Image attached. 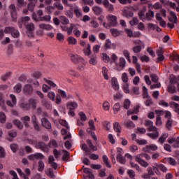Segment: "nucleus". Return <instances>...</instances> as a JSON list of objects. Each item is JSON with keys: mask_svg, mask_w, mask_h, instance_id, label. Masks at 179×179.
<instances>
[{"mask_svg": "<svg viewBox=\"0 0 179 179\" xmlns=\"http://www.w3.org/2000/svg\"><path fill=\"white\" fill-rule=\"evenodd\" d=\"M143 99H145L144 104L147 107L153 106V99L149 96V92H148V88H146V87H143Z\"/></svg>", "mask_w": 179, "mask_h": 179, "instance_id": "obj_1", "label": "nucleus"}, {"mask_svg": "<svg viewBox=\"0 0 179 179\" xmlns=\"http://www.w3.org/2000/svg\"><path fill=\"white\" fill-rule=\"evenodd\" d=\"M89 127L87 129V132L90 135L92 136V139L94 141H97V136H96V134L92 131H96V127L94 126V121L93 120H90L88 122Z\"/></svg>", "mask_w": 179, "mask_h": 179, "instance_id": "obj_2", "label": "nucleus"}, {"mask_svg": "<svg viewBox=\"0 0 179 179\" xmlns=\"http://www.w3.org/2000/svg\"><path fill=\"white\" fill-rule=\"evenodd\" d=\"M106 19L108 22V26L110 27H115L118 22H117V16L109 14L106 16Z\"/></svg>", "mask_w": 179, "mask_h": 179, "instance_id": "obj_3", "label": "nucleus"}, {"mask_svg": "<svg viewBox=\"0 0 179 179\" xmlns=\"http://www.w3.org/2000/svg\"><path fill=\"white\" fill-rule=\"evenodd\" d=\"M69 57L71 59V61L73 62V64H80V62H84L83 57L79 56L78 54H69Z\"/></svg>", "mask_w": 179, "mask_h": 179, "instance_id": "obj_4", "label": "nucleus"}, {"mask_svg": "<svg viewBox=\"0 0 179 179\" xmlns=\"http://www.w3.org/2000/svg\"><path fill=\"white\" fill-rule=\"evenodd\" d=\"M125 65H127V61L124 57H120L119 62H115V66L117 71H122L125 68Z\"/></svg>", "mask_w": 179, "mask_h": 179, "instance_id": "obj_5", "label": "nucleus"}, {"mask_svg": "<svg viewBox=\"0 0 179 179\" xmlns=\"http://www.w3.org/2000/svg\"><path fill=\"white\" fill-rule=\"evenodd\" d=\"M25 29L27 30V31H29L30 35H28L29 37H34V34H33V31H34L36 27H34V24L33 22H27L24 24Z\"/></svg>", "mask_w": 179, "mask_h": 179, "instance_id": "obj_6", "label": "nucleus"}, {"mask_svg": "<svg viewBox=\"0 0 179 179\" xmlns=\"http://www.w3.org/2000/svg\"><path fill=\"white\" fill-rule=\"evenodd\" d=\"M31 120L35 131H38V132H40V131H41V128H40V123H38L37 116H36V115H32Z\"/></svg>", "mask_w": 179, "mask_h": 179, "instance_id": "obj_7", "label": "nucleus"}, {"mask_svg": "<svg viewBox=\"0 0 179 179\" xmlns=\"http://www.w3.org/2000/svg\"><path fill=\"white\" fill-rule=\"evenodd\" d=\"M157 149V145L155 144H151L143 148L142 150L143 152H145L146 153H150L151 152H156Z\"/></svg>", "mask_w": 179, "mask_h": 179, "instance_id": "obj_8", "label": "nucleus"}, {"mask_svg": "<svg viewBox=\"0 0 179 179\" xmlns=\"http://www.w3.org/2000/svg\"><path fill=\"white\" fill-rule=\"evenodd\" d=\"M117 155L116 156L117 162L120 163V164H125V157H124L121 154L122 152V149L117 148Z\"/></svg>", "mask_w": 179, "mask_h": 179, "instance_id": "obj_9", "label": "nucleus"}, {"mask_svg": "<svg viewBox=\"0 0 179 179\" xmlns=\"http://www.w3.org/2000/svg\"><path fill=\"white\" fill-rule=\"evenodd\" d=\"M10 97L12 101L10 100H8L6 101V104H7V106H8V107L13 108V107H15V106H16V104L17 103V101L16 100V96H15L14 94H10Z\"/></svg>", "mask_w": 179, "mask_h": 179, "instance_id": "obj_10", "label": "nucleus"}, {"mask_svg": "<svg viewBox=\"0 0 179 179\" xmlns=\"http://www.w3.org/2000/svg\"><path fill=\"white\" fill-rule=\"evenodd\" d=\"M33 86L29 84L24 85L22 89V92L24 94H31V93H33Z\"/></svg>", "mask_w": 179, "mask_h": 179, "instance_id": "obj_11", "label": "nucleus"}, {"mask_svg": "<svg viewBox=\"0 0 179 179\" xmlns=\"http://www.w3.org/2000/svg\"><path fill=\"white\" fill-rule=\"evenodd\" d=\"M145 126L148 127V131L149 132H152V131H157V127L153 126V122L151 120H146Z\"/></svg>", "mask_w": 179, "mask_h": 179, "instance_id": "obj_12", "label": "nucleus"}, {"mask_svg": "<svg viewBox=\"0 0 179 179\" xmlns=\"http://www.w3.org/2000/svg\"><path fill=\"white\" fill-rule=\"evenodd\" d=\"M89 64L90 65H92V66H96L97 64H99V61L97 60V55H92L90 57L89 59Z\"/></svg>", "mask_w": 179, "mask_h": 179, "instance_id": "obj_13", "label": "nucleus"}, {"mask_svg": "<svg viewBox=\"0 0 179 179\" xmlns=\"http://www.w3.org/2000/svg\"><path fill=\"white\" fill-rule=\"evenodd\" d=\"M136 162H137V163H139V164L141 166H142V167L146 168L149 166V163H148L145 160L142 159L141 158V155L136 156Z\"/></svg>", "mask_w": 179, "mask_h": 179, "instance_id": "obj_14", "label": "nucleus"}, {"mask_svg": "<svg viewBox=\"0 0 179 179\" xmlns=\"http://www.w3.org/2000/svg\"><path fill=\"white\" fill-rule=\"evenodd\" d=\"M169 106L171 108H173V111L179 115V104L177 102L171 101L169 103Z\"/></svg>", "mask_w": 179, "mask_h": 179, "instance_id": "obj_15", "label": "nucleus"}, {"mask_svg": "<svg viewBox=\"0 0 179 179\" xmlns=\"http://www.w3.org/2000/svg\"><path fill=\"white\" fill-rule=\"evenodd\" d=\"M41 124L46 128V129H51V122L48 120V119L43 117L41 119Z\"/></svg>", "mask_w": 179, "mask_h": 179, "instance_id": "obj_16", "label": "nucleus"}, {"mask_svg": "<svg viewBox=\"0 0 179 179\" xmlns=\"http://www.w3.org/2000/svg\"><path fill=\"white\" fill-rule=\"evenodd\" d=\"M10 10L11 16H12L14 22H16L17 15H16V6H15V4H11L10 6Z\"/></svg>", "mask_w": 179, "mask_h": 179, "instance_id": "obj_17", "label": "nucleus"}, {"mask_svg": "<svg viewBox=\"0 0 179 179\" xmlns=\"http://www.w3.org/2000/svg\"><path fill=\"white\" fill-rule=\"evenodd\" d=\"M21 121H22L25 128H30V117L29 115H25L21 117Z\"/></svg>", "mask_w": 179, "mask_h": 179, "instance_id": "obj_18", "label": "nucleus"}, {"mask_svg": "<svg viewBox=\"0 0 179 179\" xmlns=\"http://www.w3.org/2000/svg\"><path fill=\"white\" fill-rule=\"evenodd\" d=\"M66 108L68 110H76V108H78V103L75 101H69L66 103Z\"/></svg>", "mask_w": 179, "mask_h": 179, "instance_id": "obj_19", "label": "nucleus"}, {"mask_svg": "<svg viewBox=\"0 0 179 179\" xmlns=\"http://www.w3.org/2000/svg\"><path fill=\"white\" fill-rule=\"evenodd\" d=\"M41 103L43 106H45L46 110H52V104L51 102L45 99H42Z\"/></svg>", "mask_w": 179, "mask_h": 179, "instance_id": "obj_20", "label": "nucleus"}, {"mask_svg": "<svg viewBox=\"0 0 179 179\" xmlns=\"http://www.w3.org/2000/svg\"><path fill=\"white\" fill-rule=\"evenodd\" d=\"M17 136V132L15 130H10L8 131V141L10 142H12L13 141V138H16Z\"/></svg>", "mask_w": 179, "mask_h": 179, "instance_id": "obj_21", "label": "nucleus"}, {"mask_svg": "<svg viewBox=\"0 0 179 179\" xmlns=\"http://www.w3.org/2000/svg\"><path fill=\"white\" fill-rule=\"evenodd\" d=\"M58 93L60 94L61 97H62L63 99H65L66 100H68V99H72V96L71 95H67L66 92L61 89H59L57 90Z\"/></svg>", "mask_w": 179, "mask_h": 179, "instance_id": "obj_22", "label": "nucleus"}, {"mask_svg": "<svg viewBox=\"0 0 179 179\" xmlns=\"http://www.w3.org/2000/svg\"><path fill=\"white\" fill-rule=\"evenodd\" d=\"M111 85L115 90H120V85H118V81L117 80L116 78H112Z\"/></svg>", "mask_w": 179, "mask_h": 179, "instance_id": "obj_23", "label": "nucleus"}, {"mask_svg": "<svg viewBox=\"0 0 179 179\" xmlns=\"http://www.w3.org/2000/svg\"><path fill=\"white\" fill-rule=\"evenodd\" d=\"M155 17V13L152 10H149L148 13H145V22H150L152 19Z\"/></svg>", "mask_w": 179, "mask_h": 179, "instance_id": "obj_24", "label": "nucleus"}, {"mask_svg": "<svg viewBox=\"0 0 179 179\" xmlns=\"http://www.w3.org/2000/svg\"><path fill=\"white\" fill-rule=\"evenodd\" d=\"M110 32L111 33L113 37H120L122 34V31H118L117 29H110Z\"/></svg>", "mask_w": 179, "mask_h": 179, "instance_id": "obj_25", "label": "nucleus"}, {"mask_svg": "<svg viewBox=\"0 0 179 179\" xmlns=\"http://www.w3.org/2000/svg\"><path fill=\"white\" fill-rule=\"evenodd\" d=\"M92 10L95 15L99 16L101 13H103V8L98 6H94L92 7Z\"/></svg>", "mask_w": 179, "mask_h": 179, "instance_id": "obj_26", "label": "nucleus"}, {"mask_svg": "<svg viewBox=\"0 0 179 179\" xmlns=\"http://www.w3.org/2000/svg\"><path fill=\"white\" fill-rule=\"evenodd\" d=\"M50 9H55V8L57 9H58V10H64V6H62V3H59V2H56L53 4V6H51Z\"/></svg>", "mask_w": 179, "mask_h": 179, "instance_id": "obj_27", "label": "nucleus"}, {"mask_svg": "<svg viewBox=\"0 0 179 179\" xmlns=\"http://www.w3.org/2000/svg\"><path fill=\"white\" fill-rule=\"evenodd\" d=\"M92 46L90 44H87V47L83 49V53L86 57H89L92 55Z\"/></svg>", "mask_w": 179, "mask_h": 179, "instance_id": "obj_28", "label": "nucleus"}, {"mask_svg": "<svg viewBox=\"0 0 179 179\" xmlns=\"http://www.w3.org/2000/svg\"><path fill=\"white\" fill-rule=\"evenodd\" d=\"M169 138V134L163 133L158 139L159 143L163 144L164 142H166V140Z\"/></svg>", "mask_w": 179, "mask_h": 179, "instance_id": "obj_29", "label": "nucleus"}, {"mask_svg": "<svg viewBox=\"0 0 179 179\" xmlns=\"http://www.w3.org/2000/svg\"><path fill=\"white\" fill-rule=\"evenodd\" d=\"M86 64H87L86 60H85L84 59V62H80V64H78L77 69L80 72L85 71L86 68Z\"/></svg>", "mask_w": 179, "mask_h": 179, "instance_id": "obj_30", "label": "nucleus"}, {"mask_svg": "<svg viewBox=\"0 0 179 179\" xmlns=\"http://www.w3.org/2000/svg\"><path fill=\"white\" fill-rule=\"evenodd\" d=\"M0 107L3 110H6V105L5 103V99H3V94L0 93Z\"/></svg>", "mask_w": 179, "mask_h": 179, "instance_id": "obj_31", "label": "nucleus"}, {"mask_svg": "<svg viewBox=\"0 0 179 179\" xmlns=\"http://www.w3.org/2000/svg\"><path fill=\"white\" fill-rule=\"evenodd\" d=\"M152 132H154V133H148L147 134L148 136L151 138V139H157L159 138V131H157H157H152Z\"/></svg>", "mask_w": 179, "mask_h": 179, "instance_id": "obj_32", "label": "nucleus"}, {"mask_svg": "<svg viewBox=\"0 0 179 179\" xmlns=\"http://www.w3.org/2000/svg\"><path fill=\"white\" fill-rule=\"evenodd\" d=\"M138 16L140 20H142V22H146V14H145V10L138 11Z\"/></svg>", "mask_w": 179, "mask_h": 179, "instance_id": "obj_33", "label": "nucleus"}, {"mask_svg": "<svg viewBox=\"0 0 179 179\" xmlns=\"http://www.w3.org/2000/svg\"><path fill=\"white\" fill-rule=\"evenodd\" d=\"M20 108L24 111H29V110L31 108V106H30V103H22L20 104Z\"/></svg>", "mask_w": 179, "mask_h": 179, "instance_id": "obj_34", "label": "nucleus"}, {"mask_svg": "<svg viewBox=\"0 0 179 179\" xmlns=\"http://www.w3.org/2000/svg\"><path fill=\"white\" fill-rule=\"evenodd\" d=\"M40 29H42V30H52V26L50 24H39Z\"/></svg>", "mask_w": 179, "mask_h": 179, "instance_id": "obj_35", "label": "nucleus"}, {"mask_svg": "<svg viewBox=\"0 0 179 179\" xmlns=\"http://www.w3.org/2000/svg\"><path fill=\"white\" fill-rule=\"evenodd\" d=\"M36 149H41V150H44L45 149V144L43 142H37L35 144Z\"/></svg>", "mask_w": 179, "mask_h": 179, "instance_id": "obj_36", "label": "nucleus"}, {"mask_svg": "<svg viewBox=\"0 0 179 179\" xmlns=\"http://www.w3.org/2000/svg\"><path fill=\"white\" fill-rule=\"evenodd\" d=\"M14 125H15L19 129H23V123L19 120H14L13 121Z\"/></svg>", "mask_w": 179, "mask_h": 179, "instance_id": "obj_37", "label": "nucleus"}, {"mask_svg": "<svg viewBox=\"0 0 179 179\" xmlns=\"http://www.w3.org/2000/svg\"><path fill=\"white\" fill-rule=\"evenodd\" d=\"M12 76V72L8 71L4 75L1 76V79L3 82H6V80L9 79Z\"/></svg>", "mask_w": 179, "mask_h": 179, "instance_id": "obj_38", "label": "nucleus"}, {"mask_svg": "<svg viewBox=\"0 0 179 179\" xmlns=\"http://www.w3.org/2000/svg\"><path fill=\"white\" fill-rule=\"evenodd\" d=\"M11 36L14 38H17L20 36V34L19 33V31L17 29L13 27V29L11 31Z\"/></svg>", "mask_w": 179, "mask_h": 179, "instance_id": "obj_39", "label": "nucleus"}, {"mask_svg": "<svg viewBox=\"0 0 179 179\" xmlns=\"http://www.w3.org/2000/svg\"><path fill=\"white\" fill-rule=\"evenodd\" d=\"M102 73L103 75L104 79H106V80H108V79H109V78H108V69H107V67H106V66L102 67Z\"/></svg>", "mask_w": 179, "mask_h": 179, "instance_id": "obj_40", "label": "nucleus"}, {"mask_svg": "<svg viewBox=\"0 0 179 179\" xmlns=\"http://www.w3.org/2000/svg\"><path fill=\"white\" fill-rule=\"evenodd\" d=\"M113 128H114V130L115 131V132H117L118 134H121V125L120 124V123L118 122H115L113 124Z\"/></svg>", "mask_w": 179, "mask_h": 179, "instance_id": "obj_41", "label": "nucleus"}, {"mask_svg": "<svg viewBox=\"0 0 179 179\" xmlns=\"http://www.w3.org/2000/svg\"><path fill=\"white\" fill-rule=\"evenodd\" d=\"M102 159H103V162L105 164V165L108 169H111V164H110V162H108V157H107V155H103Z\"/></svg>", "mask_w": 179, "mask_h": 179, "instance_id": "obj_42", "label": "nucleus"}, {"mask_svg": "<svg viewBox=\"0 0 179 179\" xmlns=\"http://www.w3.org/2000/svg\"><path fill=\"white\" fill-rule=\"evenodd\" d=\"M29 104L32 106V108H34V110H36L37 108V100L34 99H29Z\"/></svg>", "mask_w": 179, "mask_h": 179, "instance_id": "obj_43", "label": "nucleus"}, {"mask_svg": "<svg viewBox=\"0 0 179 179\" xmlns=\"http://www.w3.org/2000/svg\"><path fill=\"white\" fill-rule=\"evenodd\" d=\"M26 143L29 145H36L37 143V138H27L26 139Z\"/></svg>", "mask_w": 179, "mask_h": 179, "instance_id": "obj_44", "label": "nucleus"}, {"mask_svg": "<svg viewBox=\"0 0 179 179\" xmlns=\"http://www.w3.org/2000/svg\"><path fill=\"white\" fill-rule=\"evenodd\" d=\"M69 74L71 76H73V78H80V74L75 70L71 69V70L69 71Z\"/></svg>", "mask_w": 179, "mask_h": 179, "instance_id": "obj_45", "label": "nucleus"}, {"mask_svg": "<svg viewBox=\"0 0 179 179\" xmlns=\"http://www.w3.org/2000/svg\"><path fill=\"white\" fill-rule=\"evenodd\" d=\"M59 20L62 24H69V20L65 16H60Z\"/></svg>", "mask_w": 179, "mask_h": 179, "instance_id": "obj_46", "label": "nucleus"}, {"mask_svg": "<svg viewBox=\"0 0 179 179\" xmlns=\"http://www.w3.org/2000/svg\"><path fill=\"white\" fill-rule=\"evenodd\" d=\"M171 16H172V18H170V22L172 23H177L178 20H177V15H176V13L174 12L171 11L170 13Z\"/></svg>", "mask_w": 179, "mask_h": 179, "instance_id": "obj_47", "label": "nucleus"}, {"mask_svg": "<svg viewBox=\"0 0 179 179\" xmlns=\"http://www.w3.org/2000/svg\"><path fill=\"white\" fill-rule=\"evenodd\" d=\"M123 16H124L125 17H133L134 13L128 10H124L123 11Z\"/></svg>", "mask_w": 179, "mask_h": 179, "instance_id": "obj_48", "label": "nucleus"}, {"mask_svg": "<svg viewBox=\"0 0 179 179\" xmlns=\"http://www.w3.org/2000/svg\"><path fill=\"white\" fill-rule=\"evenodd\" d=\"M124 125L125 127H127V128H135V124L134 123V122L131 121V120H128L127 122H124Z\"/></svg>", "mask_w": 179, "mask_h": 179, "instance_id": "obj_49", "label": "nucleus"}, {"mask_svg": "<svg viewBox=\"0 0 179 179\" xmlns=\"http://www.w3.org/2000/svg\"><path fill=\"white\" fill-rule=\"evenodd\" d=\"M166 162L169 163V164H171V166H177V162L173 158H167Z\"/></svg>", "mask_w": 179, "mask_h": 179, "instance_id": "obj_50", "label": "nucleus"}, {"mask_svg": "<svg viewBox=\"0 0 179 179\" xmlns=\"http://www.w3.org/2000/svg\"><path fill=\"white\" fill-rule=\"evenodd\" d=\"M13 90L15 92V93H20V92H22V84H17L14 88Z\"/></svg>", "mask_w": 179, "mask_h": 179, "instance_id": "obj_51", "label": "nucleus"}, {"mask_svg": "<svg viewBox=\"0 0 179 179\" xmlns=\"http://www.w3.org/2000/svg\"><path fill=\"white\" fill-rule=\"evenodd\" d=\"M45 167L44 162L43 161H39L38 163V171H43Z\"/></svg>", "mask_w": 179, "mask_h": 179, "instance_id": "obj_52", "label": "nucleus"}, {"mask_svg": "<svg viewBox=\"0 0 179 179\" xmlns=\"http://www.w3.org/2000/svg\"><path fill=\"white\" fill-rule=\"evenodd\" d=\"M48 97L50 99V100H52V101H55V92L50 91L48 93Z\"/></svg>", "mask_w": 179, "mask_h": 179, "instance_id": "obj_53", "label": "nucleus"}, {"mask_svg": "<svg viewBox=\"0 0 179 179\" xmlns=\"http://www.w3.org/2000/svg\"><path fill=\"white\" fill-rule=\"evenodd\" d=\"M138 113H139V106H136L133 110H128L127 115H130L131 114H138Z\"/></svg>", "mask_w": 179, "mask_h": 179, "instance_id": "obj_54", "label": "nucleus"}, {"mask_svg": "<svg viewBox=\"0 0 179 179\" xmlns=\"http://www.w3.org/2000/svg\"><path fill=\"white\" fill-rule=\"evenodd\" d=\"M48 145H49V148H58V143L55 140H51Z\"/></svg>", "mask_w": 179, "mask_h": 179, "instance_id": "obj_55", "label": "nucleus"}, {"mask_svg": "<svg viewBox=\"0 0 179 179\" xmlns=\"http://www.w3.org/2000/svg\"><path fill=\"white\" fill-rule=\"evenodd\" d=\"M130 106H131V101H129V99H125L123 103L124 108H125L126 110H128V108H129Z\"/></svg>", "mask_w": 179, "mask_h": 179, "instance_id": "obj_56", "label": "nucleus"}, {"mask_svg": "<svg viewBox=\"0 0 179 179\" xmlns=\"http://www.w3.org/2000/svg\"><path fill=\"white\" fill-rule=\"evenodd\" d=\"M139 23V20H138V17H133L132 20L129 22V24L131 26H136Z\"/></svg>", "mask_w": 179, "mask_h": 179, "instance_id": "obj_57", "label": "nucleus"}, {"mask_svg": "<svg viewBox=\"0 0 179 179\" xmlns=\"http://www.w3.org/2000/svg\"><path fill=\"white\" fill-rule=\"evenodd\" d=\"M120 108H121V105H120V103H116L113 106V111H114L115 114H117V113H118L120 111Z\"/></svg>", "mask_w": 179, "mask_h": 179, "instance_id": "obj_58", "label": "nucleus"}, {"mask_svg": "<svg viewBox=\"0 0 179 179\" xmlns=\"http://www.w3.org/2000/svg\"><path fill=\"white\" fill-rule=\"evenodd\" d=\"M87 143L90 149H92V150H97V147L93 145V143H92V140H87Z\"/></svg>", "mask_w": 179, "mask_h": 179, "instance_id": "obj_59", "label": "nucleus"}, {"mask_svg": "<svg viewBox=\"0 0 179 179\" xmlns=\"http://www.w3.org/2000/svg\"><path fill=\"white\" fill-rule=\"evenodd\" d=\"M6 121V115L3 112H1L0 122H1V124H5Z\"/></svg>", "mask_w": 179, "mask_h": 179, "instance_id": "obj_60", "label": "nucleus"}, {"mask_svg": "<svg viewBox=\"0 0 179 179\" xmlns=\"http://www.w3.org/2000/svg\"><path fill=\"white\" fill-rule=\"evenodd\" d=\"M68 41H69V44H71L73 45H75V44H76V43H78V41H76V38H75L73 36L69 37Z\"/></svg>", "mask_w": 179, "mask_h": 179, "instance_id": "obj_61", "label": "nucleus"}, {"mask_svg": "<svg viewBox=\"0 0 179 179\" xmlns=\"http://www.w3.org/2000/svg\"><path fill=\"white\" fill-rule=\"evenodd\" d=\"M167 91L169 93H171V94H174V93H177V90H176V87L169 85L167 88Z\"/></svg>", "mask_w": 179, "mask_h": 179, "instance_id": "obj_62", "label": "nucleus"}, {"mask_svg": "<svg viewBox=\"0 0 179 179\" xmlns=\"http://www.w3.org/2000/svg\"><path fill=\"white\" fill-rule=\"evenodd\" d=\"M36 2H30L28 4V10L33 12L34 10V6H36Z\"/></svg>", "mask_w": 179, "mask_h": 179, "instance_id": "obj_63", "label": "nucleus"}, {"mask_svg": "<svg viewBox=\"0 0 179 179\" xmlns=\"http://www.w3.org/2000/svg\"><path fill=\"white\" fill-rule=\"evenodd\" d=\"M78 115L82 121L85 122L87 120V117H86V114H85V113L81 111V112H79Z\"/></svg>", "mask_w": 179, "mask_h": 179, "instance_id": "obj_64", "label": "nucleus"}]
</instances>
